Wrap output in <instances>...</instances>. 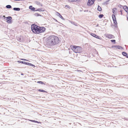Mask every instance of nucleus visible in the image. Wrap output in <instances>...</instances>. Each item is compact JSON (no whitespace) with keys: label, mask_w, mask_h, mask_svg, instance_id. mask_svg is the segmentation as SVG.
<instances>
[{"label":"nucleus","mask_w":128,"mask_h":128,"mask_svg":"<svg viewBox=\"0 0 128 128\" xmlns=\"http://www.w3.org/2000/svg\"><path fill=\"white\" fill-rule=\"evenodd\" d=\"M60 42L59 38L54 35H51L48 38L46 45L49 48L58 44Z\"/></svg>","instance_id":"nucleus-1"},{"label":"nucleus","mask_w":128,"mask_h":128,"mask_svg":"<svg viewBox=\"0 0 128 128\" xmlns=\"http://www.w3.org/2000/svg\"><path fill=\"white\" fill-rule=\"evenodd\" d=\"M39 27V26L35 24H32L31 26V28L32 32L35 34H38Z\"/></svg>","instance_id":"nucleus-2"},{"label":"nucleus","mask_w":128,"mask_h":128,"mask_svg":"<svg viewBox=\"0 0 128 128\" xmlns=\"http://www.w3.org/2000/svg\"><path fill=\"white\" fill-rule=\"evenodd\" d=\"M72 48L74 49V52L76 53H80L82 52V48L80 47L73 46Z\"/></svg>","instance_id":"nucleus-3"},{"label":"nucleus","mask_w":128,"mask_h":128,"mask_svg":"<svg viewBox=\"0 0 128 128\" xmlns=\"http://www.w3.org/2000/svg\"><path fill=\"white\" fill-rule=\"evenodd\" d=\"M46 28L44 27H40L39 26L38 31V34H39L40 33L43 32L45 31Z\"/></svg>","instance_id":"nucleus-4"},{"label":"nucleus","mask_w":128,"mask_h":128,"mask_svg":"<svg viewBox=\"0 0 128 128\" xmlns=\"http://www.w3.org/2000/svg\"><path fill=\"white\" fill-rule=\"evenodd\" d=\"M12 18L10 16H8L6 17V19L5 20H6V22L9 24H11L12 23Z\"/></svg>","instance_id":"nucleus-5"},{"label":"nucleus","mask_w":128,"mask_h":128,"mask_svg":"<svg viewBox=\"0 0 128 128\" xmlns=\"http://www.w3.org/2000/svg\"><path fill=\"white\" fill-rule=\"evenodd\" d=\"M111 48L113 49H119L122 50L123 49L122 47L118 45H112V46Z\"/></svg>","instance_id":"nucleus-6"},{"label":"nucleus","mask_w":128,"mask_h":128,"mask_svg":"<svg viewBox=\"0 0 128 128\" xmlns=\"http://www.w3.org/2000/svg\"><path fill=\"white\" fill-rule=\"evenodd\" d=\"M95 1L94 0H88L87 4L88 6H91L94 4Z\"/></svg>","instance_id":"nucleus-7"},{"label":"nucleus","mask_w":128,"mask_h":128,"mask_svg":"<svg viewBox=\"0 0 128 128\" xmlns=\"http://www.w3.org/2000/svg\"><path fill=\"white\" fill-rule=\"evenodd\" d=\"M17 39L18 41L20 42H22L24 41L23 37L22 36H17Z\"/></svg>","instance_id":"nucleus-8"},{"label":"nucleus","mask_w":128,"mask_h":128,"mask_svg":"<svg viewBox=\"0 0 128 128\" xmlns=\"http://www.w3.org/2000/svg\"><path fill=\"white\" fill-rule=\"evenodd\" d=\"M94 38H96L99 39L100 40H101L102 39V38L101 37L97 36L96 34H93V33H91L90 34Z\"/></svg>","instance_id":"nucleus-9"},{"label":"nucleus","mask_w":128,"mask_h":128,"mask_svg":"<svg viewBox=\"0 0 128 128\" xmlns=\"http://www.w3.org/2000/svg\"><path fill=\"white\" fill-rule=\"evenodd\" d=\"M107 37L108 38L110 39L114 38H115L114 36L113 35L110 34H108Z\"/></svg>","instance_id":"nucleus-10"},{"label":"nucleus","mask_w":128,"mask_h":128,"mask_svg":"<svg viewBox=\"0 0 128 128\" xmlns=\"http://www.w3.org/2000/svg\"><path fill=\"white\" fill-rule=\"evenodd\" d=\"M29 8L32 10V11H36L35 8L33 7L32 6H30L29 7Z\"/></svg>","instance_id":"nucleus-11"},{"label":"nucleus","mask_w":128,"mask_h":128,"mask_svg":"<svg viewBox=\"0 0 128 128\" xmlns=\"http://www.w3.org/2000/svg\"><path fill=\"white\" fill-rule=\"evenodd\" d=\"M123 9L126 12H128V7L126 6H124Z\"/></svg>","instance_id":"nucleus-12"},{"label":"nucleus","mask_w":128,"mask_h":128,"mask_svg":"<svg viewBox=\"0 0 128 128\" xmlns=\"http://www.w3.org/2000/svg\"><path fill=\"white\" fill-rule=\"evenodd\" d=\"M122 55L126 57L127 58H128V54L126 52H122Z\"/></svg>","instance_id":"nucleus-13"},{"label":"nucleus","mask_w":128,"mask_h":128,"mask_svg":"<svg viewBox=\"0 0 128 128\" xmlns=\"http://www.w3.org/2000/svg\"><path fill=\"white\" fill-rule=\"evenodd\" d=\"M114 22V25L116 28H117L118 27L117 25V22L116 19L113 20Z\"/></svg>","instance_id":"nucleus-14"},{"label":"nucleus","mask_w":128,"mask_h":128,"mask_svg":"<svg viewBox=\"0 0 128 128\" xmlns=\"http://www.w3.org/2000/svg\"><path fill=\"white\" fill-rule=\"evenodd\" d=\"M25 64L27 65L30 66H32L35 67V66L34 65L31 63H30L29 62H26V63Z\"/></svg>","instance_id":"nucleus-15"},{"label":"nucleus","mask_w":128,"mask_h":128,"mask_svg":"<svg viewBox=\"0 0 128 128\" xmlns=\"http://www.w3.org/2000/svg\"><path fill=\"white\" fill-rule=\"evenodd\" d=\"M87 58V57L85 56H82V58L84 59V61H87V60H86Z\"/></svg>","instance_id":"nucleus-16"},{"label":"nucleus","mask_w":128,"mask_h":128,"mask_svg":"<svg viewBox=\"0 0 128 128\" xmlns=\"http://www.w3.org/2000/svg\"><path fill=\"white\" fill-rule=\"evenodd\" d=\"M38 91L40 92H46V93H47V92L42 90H41V89H38Z\"/></svg>","instance_id":"nucleus-17"},{"label":"nucleus","mask_w":128,"mask_h":128,"mask_svg":"<svg viewBox=\"0 0 128 128\" xmlns=\"http://www.w3.org/2000/svg\"><path fill=\"white\" fill-rule=\"evenodd\" d=\"M97 10L100 12L102 10V8H101L99 5L98 6Z\"/></svg>","instance_id":"nucleus-18"},{"label":"nucleus","mask_w":128,"mask_h":128,"mask_svg":"<svg viewBox=\"0 0 128 128\" xmlns=\"http://www.w3.org/2000/svg\"><path fill=\"white\" fill-rule=\"evenodd\" d=\"M36 11H39V12H40V11L43 12L44 11V10H43L42 8H39L38 9L36 10Z\"/></svg>","instance_id":"nucleus-19"},{"label":"nucleus","mask_w":128,"mask_h":128,"mask_svg":"<svg viewBox=\"0 0 128 128\" xmlns=\"http://www.w3.org/2000/svg\"><path fill=\"white\" fill-rule=\"evenodd\" d=\"M117 10V8H114L112 9V12L114 14H115V11H116Z\"/></svg>","instance_id":"nucleus-20"},{"label":"nucleus","mask_w":128,"mask_h":128,"mask_svg":"<svg viewBox=\"0 0 128 128\" xmlns=\"http://www.w3.org/2000/svg\"><path fill=\"white\" fill-rule=\"evenodd\" d=\"M13 10L15 11H19L20 10V8H13Z\"/></svg>","instance_id":"nucleus-21"},{"label":"nucleus","mask_w":128,"mask_h":128,"mask_svg":"<svg viewBox=\"0 0 128 128\" xmlns=\"http://www.w3.org/2000/svg\"><path fill=\"white\" fill-rule=\"evenodd\" d=\"M17 62L18 63H21L22 64H25L26 62L21 61L20 60H18Z\"/></svg>","instance_id":"nucleus-22"},{"label":"nucleus","mask_w":128,"mask_h":128,"mask_svg":"<svg viewBox=\"0 0 128 128\" xmlns=\"http://www.w3.org/2000/svg\"><path fill=\"white\" fill-rule=\"evenodd\" d=\"M112 17L113 20L116 19V16L114 14H112Z\"/></svg>","instance_id":"nucleus-23"},{"label":"nucleus","mask_w":128,"mask_h":128,"mask_svg":"<svg viewBox=\"0 0 128 128\" xmlns=\"http://www.w3.org/2000/svg\"><path fill=\"white\" fill-rule=\"evenodd\" d=\"M112 17L113 20L116 19V16L114 14H112Z\"/></svg>","instance_id":"nucleus-24"},{"label":"nucleus","mask_w":128,"mask_h":128,"mask_svg":"<svg viewBox=\"0 0 128 128\" xmlns=\"http://www.w3.org/2000/svg\"><path fill=\"white\" fill-rule=\"evenodd\" d=\"M6 7L7 8H12V6L10 5H8L6 6Z\"/></svg>","instance_id":"nucleus-25"},{"label":"nucleus","mask_w":128,"mask_h":128,"mask_svg":"<svg viewBox=\"0 0 128 128\" xmlns=\"http://www.w3.org/2000/svg\"><path fill=\"white\" fill-rule=\"evenodd\" d=\"M70 23L74 25L75 26H78V25H77V24L76 23V22H72V21H71L70 22Z\"/></svg>","instance_id":"nucleus-26"},{"label":"nucleus","mask_w":128,"mask_h":128,"mask_svg":"<svg viewBox=\"0 0 128 128\" xmlns=\"http://www.w3.org/2000/svg\"><path fill=\"white\" fill-rule=\"evenodd\" d=\"M34 16H41L40 14H38V13H35L34 14Z\"/></svg>","instance_id":"nucleus-27"},{"label":"nucleus","mask_w":128,"mask_h":128,"mask_svg":"<svg viewBox=\"0 0 128 128\" xmlns=\"http://www.w3.org/2000/svg\"><path fill=\"white\" fill-rule=\"evenodd\" d=\"M37 83L38 84H44V85L45 84L43 82L41 81H39L37 82Z\"/></svg>","instance_id":"nucleus-28"},{"label":"nucleus","mask_w":128,"mask_h":128,"mask_svg":"<svg viewBox=\"0 0 128 128\" xmlns=\"http://www.w3.org/2000/svg\"><path fill=\"white\" fill-rule=\"evenodd\" d=\"M70 2H76L78 0H67Z\"/></svg>","instance_id":"nucleus-29"},{"label":"nucleus","mask_w":128,"mask_h":128,"mask_svg":"<svg viewBox=\"0 0 128 128\" xmlns=\"http://www.w3.org/2000/svg\"><path fill=\"white\" fill-rule=\"evenodd\" d=\"M104 16V15L103 14H100V15H99L98 16V17L100 18H102V17H103Z\"/></svg>","instance_id":"nucleus-30"},{"label":"nucleus","mask_w":128,"mask_h":128,"mask_svg":"<svg viewBox=\"0 0 128 128\" xmlns=\"http://www.w3.org/2000/svg\"><path fill=\"white\" fill-rule=\"evenodd\" d=\"M35 3L37 5H39L40 4V2L38 1H35Z\"/></svg>","instance_id":"nucleus-31"},{"label":"nucleus","mask_w":128,"mask_h":128,"mask_svg":"<svg viewBox=\"0 0 128 128\" xmlns=\"http://www.w3.org/2000/svg\"><path fill=\"white\" fill-rule=\"evenodd\" d=\"M123 6H122L120 4H118V7H119V8H123Z\"/></svg>","instance_id":"nucleus-32"},{"label":"nucleus","mask_w":128,"mask_h":128,"mask_svg":"<svg viewBox=\"0 0 128 128\" xmlns=\"http://www.w3.org/2000/svg\"><path fill=\"white\" fill-rule=\"evenodd\" d=\"M60 18H61L62 20H64V18L61 15V14H60L58 16Z\"/></svg>","instance_id":"nucleus-33"},{"label":"nucleus","mask_w":128,"mask_h":128,"mask_svg":"<svg viewBox=\"0 0 128 128\" xmlns=\"http://www.w3.org/2000/svg\"><path fill=\"white\" fill-rule=\"evenodd\" d=\"M0 18H2V19H4V20L6 19V17H5V16L4 15L3 16H1Z\"/></svg>","instance_id":"nucleus-34"},{"label":"nucleus","mask_w":128,"mask_h":128,"mask_svg":"<svg viewBox=\"0 0 128 128\" xmlns=\"http://www.w3.org/2000/svg\"><path fill=\"white\" fill-rule=\"evenodd\" d=\"M110 41L112 42H113L114 44H115L116 43V40H111Z\"/></svg>","instance_id":"nucleus-35"},{"label":"nucleus","mask_w":128,"mask_h":128,"mask_svg":"<svg viewBox=\"0 0 128 128\" xmlns=\"http://www.w3.org/2000/svg\"><path fill=\"white\" fill-rule=\"evenodd\" d=\"M110 0H108L105 2H104V4H108V2Z\"/></svg>","instance_id":"nucleus-36"},{"label":"nucleus","mask_w":128,"mask_h":128,"mask_svg":"<svg viewBox=\"0 0 128 128\" xmlns=\"http://www.w3.org/2000/svg\"><path fill=\"white\" fill-rule=\"evenodd\" d=\"M20 59L21 60H24V61H29V60H28L26 59H24V58H21Z\"/></svg>","instance_id":"nucleus-37"},{"label":"nucleus","mask_w":128,"mask_h":128,"mask_svg":"<svg viewBox=\"0 0 128 128\" xmlns=\"http://www.w3.org/2000/svg\"><path fill=\"white\" fill-rule=\"evenodd\" d=\"M65 7H66L67 8H68L69 9H70V7L68 5H66Z\"/></svg>","instance_id":"nucleus-38"},{"label":"nucleus","mask_w":128,"mask_h":128,"mask_svg":"<svg viewBox=\"0 0 128 128\" xmlns=\"http://www.w3.org/2000/svg\"><path fill=\"white\" fill-rule=\"evenodd\" d=\"M56 13H57V14H56V15L58 16H59L60 14V13H59L58 12H56Z\"/></svg>","instance_id":"nucleus-39"},{"label":"nucleus","mask_w":128,"mask_h":128,"mask_svg":"<svg viewBox=\"0 0 128 128\" xmlns=\"http://www.w3.org/2000/svg\"><path fill=\"white\" fill-rule=\"evenodd\" d=\"M123 11V10H120V12H121V15H122V12Z\"/></svg>","instance_id":"nucleus-40"},{"label":"nucleus","mask_w":128,"mask_h":128,"mask_svg":"<svg viewBox=\"0 0 128 128\" xmlns=\"http://www.w3.org/2000/svg\"><path fill=\"white\" fill-rule=\"evenodd\" d=\"M35 122L36 123H40V124H41V122H38L37 121H36V122Z\"/></svg>","instance_id":"nucleus-41"},{"label":"nucleus","mask_w":128,"mask_h":128,"mask_svg":"<svg viewBox=\"0 0 128 128\" xmlns=\"http://www.w3.org/2000/svg\"><path fill=\"white\" fill-rule=\"evenodd\" d=\"M29 120L30 121L32 122H34V120Z\"/></svg>","instance_id":"nucleus-42"},{"label":"nucleus","mask_w":128,"mask_h":128,"mask_svg":"<svg viewBox=\"0 0 128 128\" xmlns=\"http://www.w3.org/2000/svg\"><path fill=\"white\" fill-rule=\"evenodd\" d=\"M99 24H98L96 26V27H98V26Z\"/></svg>","instance_id":"nucleus-43"},{"label":"nucleus","mask_w":128,"mask_h":128,"mask_svg":"<svg viewBox=\"0 0 128 128\" xmlns=\"http://www.w3.org/2000/svg\"><path fill=\"white\" fill-rule=\"evenodd\" d=\"M39 5L41 6H42V4L41 3H40V4Z\"/></svg>","instance_id":"nucleus-44"},{"label":"nucleus","mask_w":128,"mask_h":128,"mask_svg":"<svg viewBox=\"0 0 128 128\" xmlns=\"http://www.w3.org/2000/svg\"><path fill=\"white\" fill-rule=\"evenodd\" d=\"M21 75H24V74L23 73H21Z\"/></svg>","instance_id":"nucleus-45"},{"label":"nucleus","mask_w":128,"mask_h":128,"mask_svg":"<svg viewBox=\"0 0 128 128\" xmlns=\"http://www.w3.org/2000/svg\"><path fill=\"white\" fill-rule=\"evenodd\" d=\"M126 17H128V12L127 13V14H126Z\"/></svg>","instance_id":"nucleus-46"},{"label":"nucleus","mask_w":128,"mask_h":128,"mask_svg":"<svg viewBox=\"0 0 128 128\" xmlns=\"http://www.w3.org/2000/svg\"><path fill=\"white\" fill-rule=\"evenodd\" d=\"M15 1L21 0H14Z\"/></svg>","instance_id":"nucleus-47"},{"label":"nucleus","mask_w":128,"mask_h":128,"mask_svg":"<svg viewBox=\"0 0 128 128\" xmlns=\"http://www.w3.org/2000/svg\"><path fill=\"white\" fill-rule=\"evenodd\" d=\"M55 20L56 21V22H57V20H56L55 19Z\"/></svg>","instance_id":"nucleus-48"},{"label":"nucleus","mask_w":128,"mask_h":128,"mask_svg":"<svg viewBox=\"0 0 128 128\" xmlns=\"http://www.w3.org/2000/svg\"><path fill=\"white\" fill-rule=\"evenodd\" d=\"M36 122V120H34V122Z\"/></svg>","instance_id":"nucleus-49"},{"label":"nucleus","mask_w":128,"mask_h":128,"mask_svg":"<svg viewBox=\"0 0 128 128\" xmlns=\"http://www.w3.org/2000/svg\"><path fill=\"white\" fill-rule=\"evenodd\" d=\"M91 128H94L92 127Z\"/></svg>","instance_id":"nucleus-50"}]
</instances>
